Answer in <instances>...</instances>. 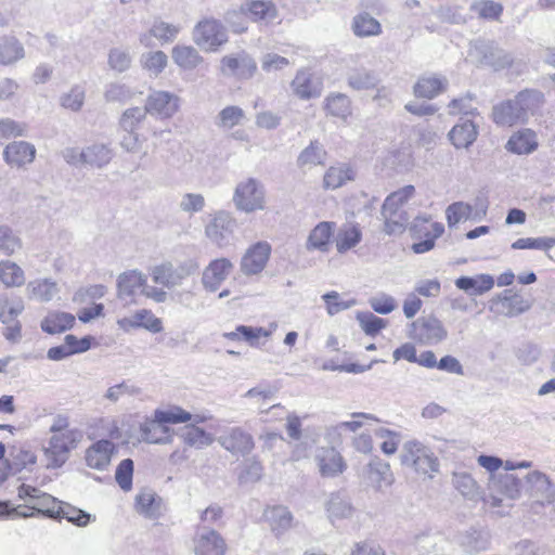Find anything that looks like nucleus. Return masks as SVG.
I'll list each match as a JSON object with an SVG mask.
<instances>
[{
    "instance_id": "obj_1",
    "label": "nucleus",
    "mask_w": 555,
    "mask_h": 555,
    "mask_svg": "<svg viewBox=\"0 0 555 555\" xmlns=\"http://www.w3.org/2000/svg\"><path fill=\"white\" fill-rule=\"evenodd\" d=\"M194 421L195 423H204L206 416L193 415L180 406H171L167 410H156L153 420H146L141 424L142 440L149 443H169L171 435L166 424H179Z\"/></svg>"
},
{
    "instance_id": "obj_2",
    "label": "nucleus",
    "mask_w": 555,
    "mask_h": 555,
    "mask_svg": "<svg viewBox=\"0 0 555 555\" xmlns=\"http://www.w3.org/2000/svg\"><path fill=\"white\" fill-rule=\"evenodd\" d=\"M399 457L401 465L430 478L439 470V460L431 448L418 440L405 441Z\"/></svg>"
},
{
    "instance_id": "obj_3",
    "label": "nucleus",
    "mask_w": 555,
    "mask_h": 555,
    "mask_svg": "<svg viewBox=\"0 0 555 555\" xmlns=\"http://www.w3.org/2000/svg\"><path fill=\"white\" fill-rule=\"evenodd\" d=\"M468 57L476 64L494 70L504 69L514 62L512 53L491 40L477 39L470 42Z\"/></svg>"
},
{
    "instance_id": "obj_4",
    "label": "nucleus",
    "mask_w": 555,
    "mask_h": 555,
    "mask_svg": "<svg viewBox=\"0 0 555 555\" xmlns=\"http://www.w3.org/2000/svg\"><path fill=\"white\" fill-rule=\"evenodd\" d=\"M235 208L245 214H251L266 208V190L260 181L247 178L238 182L233 193Z\"/></svg>"
},
{
    "instance_id": "obj_5",
    "label": "nucleus",
    "mask_w": 555,
    "mask_h": 555,
    "mask_svg": "<svg viewBox=\"0 0 555 555\" xmlns=\"http://www.w3.org/2000/svg\"><path fill=\"white\" fill-rule=\"evenodd\" d=\"M521 493V481L512 473H499L490 475L488 481V494L483 499L491 507L502 506L503 498L517 500Z\"/></svg>"
},
{
    "instance_id": "obj_6",
    "label": "nucleus",
    "mask_w": 555,
    "mask_h": 555,
    "mask_svg": "<svg viewBox=\"0 0 555 555\" xmlns=\"http://www.w3.org/2000/svg\"><path fill=\"white\" fill-rule=\"evenodd\" d=\"M193 41L205 51H216L228 41L227 30L219 21L205 18L195 25Z\"/></svg>"
},
{
    "instance_id": "obj_7",
    "label": "nucleus",
    "mask_w": 555,
    "mask_h": 555,
    "mask_svg": "<svg viewBox=\"0 0 555 555\" xmlns=\"http://www.w3.org/2000/svg\"><path fill=\"white\" fill-rule=\"evenodd\" d=\"M409 335L423 345H437L447 338L448 331L440 320L428 315L413 321Z\"/></svg>"
},
{
    "instance_id": "obj_8",
    "label": "nucleus",
    "mask_w": 555,
    "mask_h": 555,
    "mask_svg": "<svg viewBox=\"0 0 555 555\" xmlns=\"http://www.w3.org/2000/svg\"><path fill=\"white\" fill-rule=\"evenodd\" d=\"M530 304L512 289H505L489 301V310L496 315L513 318L529 310Z\"/></svg>"
},
{
    "instance_id": "obj_9",
    "label": "nucleus",
    "mask_w": 555,
    "mask_h": 555,
    "mask_svg": "<svg viewBox=\"0 0 555 555\" xmlns=\"http://www.w3.org/2000/svg\"><path fill=\"white\" fill-rule=\"evenodd\" d=\"M218 443L235 456H246L255 448L253 436L242 427L225 429L218 438Z\"/></svg>"
},
{
    "instance_id": "obj_10",
    "label": "nucleus",
    "mask_w": 555,
    "mask_h": 555,
    "mask_svg": "<svg viewBox=\"0 0 555 555\" xmlns=\"http://www.w3.org/2000/svg\"><path fill=\"white\" fill-rule=\"evenodd\" d=\"M314 461L323 478H335L347 469L343 455L334 447L318 448Z\"/></svg>"
},
{
    "instance_id": "obj_11",
    "label": "nucleus",
    "mask_w": 555,
    "mask_h": 555,
    "mask_svg": "<svg viewBox=\"0 0 555 555\" xmlns=\"http://www.w3.org/2000/svg\"><path fill=\"white\" fill-rule=\"evenodd\" d=\"M144 107L149 114L167 119L177 113L179 98L168 91L154 90L147 95Z\"/></svg>"
},
{
    "instance_id": "obj_12",
    "label": "nucleus",
    "mask_w": 555,
    "mask_h": 555,
    "mask_svg": "<svg viewBox=\"0 0 555 555\" xmlns=\"http://www.w3.org/2000/svg\"><path fill=\"white\" fill-rule=\"evenodd\" d=\"M18 496L21 499H28L31 503L29 506L39 513H42L49 517H55V505L59 504L57 500L49 493L41 491L40 489L22 483L18 487Z\"/></svg>"
},
{
    "instance_id": "obj_13",
    "label": "nucleus",
    "mask_w": 555,
    "mask_h": 555,
    "mask_svg": "<svg viewBox=\"0 0 555 555\" xmlns=\"http://www.w3.org/2000/svg\"><path fill=\"white\" fill-rule=\"evenodd\" d=\"M291 87L294 94L301 100L318 98L321 95L323 89L321 79L315 77L309 68L299 69Z\"/></svg>"
},
{
    "instance_id": "obj_14",
    "label": "nucleus",
    "mask_w": 555,
    "mask_h": 555,
    "mask_svg": "<svg viewBox=\"0 0 555 555\" xmlns=\"http://www.w3.org/2000/svg\"><path fill=\"white\" fill-rule=\"evenodd\" d=\"M271 254V246L267 242H258L247 249L241 260V270L246 275L261 272Z\"/></svg>"
},
{
    "instance_id": "obj_15",
    "label": "nucleus",
    "mask_w": 555,
    "mask_h": 555,
    "mask_svg": "<svg viewBox=\"0 0 555 555\" xmlns=\"http://www.w3.org/2000/svg\"><path fill=\"white\" fill-rule=\"evenodd\" d=\"M256 69L255 61L245 52L225 55L221 59V72L225 76L250 78Z\"/></svg>"
},
{
    "instance_id": "obj_16",
    "label": "nucleus",
    "mask_w": 555,
    "mask_h": 555,
    "mask_svg": "<svg viewBox=\"0 0 555 555\" xmlns=\"http://www.w3.org/2000/svg\"><path fill=\"white\" fill-rule=\"evenodd\" d=\"M233 270L232 262L227 258L212 260L203 271L202 283L206 291L216 292Z\"/></svg>"
},
{
    "instance_id": "obj_17",
    "label": "nucleus",
    "mask_w": 555,
    "mask_h": 555,
    "mask_svg": "<svg viewBox=\"0 0 555 555\" xmlns=\"http://www.w3.org/2000/svg\"><path fill=\"white\" fill-rule=\"evenodd\" d=\"M235 227L234 219L225 211H219L206 225L205 234L219 246L229 242Z\"/></svg>"
},
{
    "instance_id": "obj_18",
    "label": "nucleus",
    "mask_w": 555,
    "mask_h": 555,
    "mask_svg": "<svg viewBox=\"0 0 555 555\" xmlns=\"http://www.w3.org/2000/svg\"><path fill=\"white\" fill-rule=\"evenodd\" d=\"M194 551L196 555H224L225 543L217 531L202 528L194 539Z\"/></svg>"
},
{
    "instance_id": "obj_19",
    "label": "nucleus",
    "mask_w": 555,
    "mask_h": 555,
    "mask_svg": "<svg viewBox=\"0 0 555 555\" xmlns=\"http://www.w3.org/2000/svg\"><path fill=\"white\" fill-rule=\"evenodd\" d=\"M114 452L115 444L107 439H102L86 450L85 460L90 468L104 470L108 467Z\"/></svg>"
},
{
    "instance_id": "obj_20",
    "label": "nucleus",
    "mask_w": 555,
    "mask_h": 555,
    "mask_svg": "<svg viewBox=\"0 0 555 555\" xmlns=\"http://www.w3.org/2000/svg\"><path fill=\"white\" fill-rule=\"evenodd\" d=\"M36 157V147L26 141H13L3 151V158L11 167L31 164Z\"/></svg>"
},
{
    "instance_id": "obj_21",
    "label": "nucleus",
    "mask_w": 555,
    "mask_h": 555,
    "mask_svg": "<svg viewBox=\"0 0 555 555\" xmlns=\"http://www.w3.org/2000/svg\"><path fill=\"white\" fill-rule=\"evenodd\" d=\"M526 480L530 486L531 495L541 504H551L555 499V491L550 478L540 470H532L527 474Z\"/></svg>"
},
{
    "instance_id": "obj_22",
    "label": "nucleus",
    "mask_w": 555,
    "mask_h": 555,
    "mask_svg": "<svg viewBox=\"0 0 555 555\" xmlns=\"http://www.w3.org/2000/svg\"><path fill=\"white\" fill-rule=\"evenodd\" d=\"M335 223L330 221L319 222L309 233L306 241L308 251L326 253L330 249L331 238L333 237Z\"/></svg>"
},
{
    "instance_id": "obj_23",
    "label": "nucleus",
    "mask_w": 555,
    "mask_h": 555,
    "mask_svg": "<svg viewBox=\"0 0 555 555\" xmlns=\"http://www.w3.org/2000/svg\"><path fill=\"white\" fill-rule=\"evenodd\" d=\"M492 120L501 127L525 124L515 98L494 105L492 108Z\"/></svg>"
},
{
    "instance_id": "obj_24",
    "label": "nucleus",
    "mask_w": 555,
    "mask_h": 555,
    "mask_svg": "<svg viewBox=\"0 0 555 555\" xmlns=\"http://www.w3.org/2000/svg\"><path fill=\"white\" fill-rule=\"evenodd\" d=\"M452 485L466 500L478 502L483 501L486 498V494H482L480 486L467 472H454L452 474Z\"/></svg>"
},
{
    "instance_id": "obj_25",
    "label": "nucleus",
    "mask_w": 555,
    "mask_h": 555,
    "mask_svg": "<svg viewBox=\"0 0 555 555\" xmlns=\"http://www.w3.org/2000/svg\"><path fill=\"white\" fill-rule=\"evenodd\" d=\"M537 147V134L531 129H522L515 132L505 145L508 152L517 155L531 154Z\"/></svg>"
},
{
    "instance_id": "obj_26",
    "label": "nucleus",
    "mask_w": 555,
    "mask_h": 555,
    "mask_svg": "<svg viewBox=\"0 0 555 555\" xmlns=\"http://www.w3.org/2000/svg\"><path fill=\"white\" fill-rule=\"evenodd\" d=\"M25 57L23 43L14 36L0 37V65L12 66Z\"/></svg>"
},
{
    "instance_id": "obj_27",
    "label": "nucleus",
    "mask_w": 555,
    "mask_h": 555,
    "mask_svg": "<svg viewBox=\"0 0 555 555\" xmlns=\"http://www.w3.org/2000/svg\"><path fill=\"white\" fill-rule=\"evenodd\" d=\"M515 99L525 122H527L529 117L533 116L544 103L543 93L533 89L520 91Z\"/></svg>"
},
{
    "instance_id": "obj_28",
    "label": "nucleus",
    "mask_w": 555,
    "mask_h": 555,
    "mask_svg": "<svg viewBox=\"0 0 555 555\" xmlns=\"http://www.w3.org/2000/svg\"><path fill=\"white\" fill-rule=\"evenodd\" d=\"M366 475L370 483L376 489H383L393 482L390 465L377 457L369 463Z\"/></svg>"
},
{
    "instance_id": "obj_29",
    "label": "nucleus",
    "mask_w": 555,
    "mask_h": 555,
    "mask_svg": "<svg viewBox=\"0 0 555 555\" xmlns=\"http://www.w3.org/2000/svg\"><path fill=\"white\" fill-rule=\"evenodd\" d=\"M459 544L467 553H479L486 551L490 545V535L485 530L469 529L457 535Z\"/></svg>"
},
{
    "instance_id": "obj_30",
    "label": "nucleus",
    "mask_w": 555,
    "mask_h": 555,
    "mask_svg": "<svg viewBox=\"0 0 555 555\" xmlns=\"http://www.w3.org/2000/svg\"><path fill=\"white\" fill-rule=\"evenodd\" d=\"M179 33L180 26L157 20L153 23L149 34L140 37V42L145 47H150L152 37H155L162 43H169L177 38Z\"/></svg>"
},
{
    "instance_id": "obj_31",
    "label": "nucleus",
    "mask_w": 555,
    "mask_h": 555,
    "mask_svg": "<svg viewBox=\"0 0 555 555\" xmlns=\"http://www.w3.org/2000/svg\"><path fill=\"white\" fill-rule=\"evenodd\" d=\"M356 178V172L353 168L346 164L340 163L334 166H331L324 175L323 185L325 189H338L343 186L348 181H352Z\"/></svg>"
},
{
    "instance_id": "obj_32",
    "label": "nucleus",
    "mask_w": 555,
    "mask_h": 555,
    "mask_svg": "<svg viewBox=\"0 0 555 555\" xmlns=\"http://www.w3.org/2000/svg\"><path fill=\"white\" fill-rule=\"evenodd\" d=\"M477 127L468 119L456 124L449 132V138L456 149H466L477 139Z\"/></svg>"
},
{
    "instance_id": "obj_33",
    "label": "nucleus",
    "mask_w": 555,
    "mask_h": 555,
    "mask_svg": "<svg viewBox=\"0 0 555 555\" xmlns=\"http://www.w3.org/2000/svg\"><path fill=\"white\" fill-rule=\"evenodd\" d=\"M75 315L64 311H51L41 321V328L48 334H60L73 327Z\"/></svg>"
},
{
    "instance_id": "obj_34",
    "label": "nucleus",
    "mask_w": 555,
    "mask_h": 555,
    "mask_svg": "<svg viewBox=\"0 0 555 555\" xmlns=\"http://www.w3.org/2000/svg\"><path fill=\"white\" fill-rule=\"evenodd\" d=\"M160 498L152 489H142L135 496V509L147 518L160 515Z\"/></svg>"
},
{
    "instance_id": "obj_35",
    "label": "nucleus",
    "mask_w": 555,
    "mask_h": 555,
    "mask_svg": "<svg viewBox=\"0 0 555 555\" xmlns=\"http://www.w3.org/2000/svg\"><path fill=\"white\" fill-rule=\"evenodd\" d=\"M173 62L182 69L192 70L203 63V57L192 46L177 44L171 51Z\"/></svg>"
},
{
    "instance_id": "obj_36",
    "label": "nucleus",
    "mask_w": 555,
    "mask_h": 555,
    "mask_svg": "<svg viewBox=\"0 0 555 555\" xmlns=\"http://www.w3.org/2000/svg\"><path fill=\"white\" fill-rule=\"evenodd\" d=\"M326 151L319 141H311L297 157V166L301 169H310L314 166L324 165Z\"/></svg>"
},
{
    "instance_id": "obj_37",
    "label": "nucleus",
    "mask_w": 555,
    "mask_h": 555,
    "mask_svg": "<svg viewBox=\"0 0 555 555\" xmlns=\"http://www.w3.org/2000/svg\"><path fill=\"white\" fill-rule=\"evenodd\" d=\"M242 11L248 13L255 22L271 21L276 16V8L270 0H246Z\"/></svg>"
},
{
    "instance_id": "obj_38",
    "label": "nucleus",
    "mask_w": 555,
    "mask_h": 555,
    "mask_svg": "<svg viewBox=\"0 0 555 555\" xmlns=\"http://www.w3.org/2000/svg\"><path fill=\"white\" fill-rule=\"evenodd\" d=\"M362 240V232L358 224H344L336 235V249L344 254L356 247Z\"/></svg>"
},
{
    "instance_id": "obj_39",
    "label": "nucleus",
    "mask_w": 555,
    "mask_h": 555,
    "mask_svg": "<svg viewBox=\"0 0 555 555\" xmlns=\"http://www.w3.org/2000/svg\"><path fill=\"white\" fill-rule=\"evenodd\" d=\"M328 517L334 519H344L351 517L353 507L347 496L340 492L332 493L325 504Z\"/></svg>"
},
{
    "instance_id": "obj_40",
    "label": "nucleus",
    "mask_w": 555,
    "mask_h": 555,
    "mask_svg": "<svg viewBox=\"0 0 555 555\" xmlns=\"http://www.w3.org/2000/svg\"><path fill=\"white\" fill-rule=\"evenodd\" d=\"M26 292L30 299L50 301L57 294L59 288L50 279H38L27 284Z\"/></svg>"
},
{
    "instance_id": "obj_41",
    "label": "nucleus",
    "mask_w": 555,
    "mask_h": 555,
    "mask_svg": "<svg viewBox=\"0 0 555 555\" xmlns=\"http://www.w3.org/2000/svg\"><path fill=\"white\" fill-rule=\"evenodd\" d=\"M146 276L138 270L125 272L118 276L117 286L120 297L131 296L137 289H143Z\"/></svg>"
},
{
    "instance_id": "obj_42",
    "label": "nucleus",
    "mask_w": 555,
    "mask_h": 555,
    "mask_svg": "<svg viewBox=\"0 0 555 555\" xmlns=\"http://www.w3.org/2000/svg\"><path fill=\"white\" fill-rule=\"evenodd\" d=\"M112 157V150L104 144H93L79 153V158L85 164L99 168L107 165Z\"/></svg>"
},
{
    "instance_id": "obj_43",
    "label": "nucleus",
    "mask_w": 555,
    "mask_h": 555,
    "mask_svg": "<svg viewBox=\"0 0 555 555\" xmlns=\"http://www.w3.org/2000/svg\"><path fill=\"white\" fill-rule=\"evenodd\" d=\"M24 301L20 297H10L5 293H0V322L10 324L24 310Z\"/></svg>"
},
{
    "instance_id": "obj_44",
    "label": "nucleus",
    "mask_w": 555,
    "mask_h": 555,
    "mask_svg": "<svg viewBox=\"0 0 555 555\" xmlns=\"http://www.w3.org/2000/svg\"><path fill=\"white\" fill-rule=\"evenodd\" d=\"M0 282L7 287H20L25 283L23 269L10 260L0 261Z\"/></svg>"
},
{
    "instance_id": "obj_45",
    "label": "nucleus",
    "mask_w": 555,
    "mask_h": 555,
    "mask_svg": "<svg viewBox=\"0 0 555 555\" xmlns=\"http://www.w3.org/2000/svg\"><path fill=\"white\" fill-rule=\"evenodd\" d=\"M47 468H60L69 459L68 448L57 443L56 439L49 440V446L43 449Z\"/></svg>"
},
{
    "instance_id": "obj_46",
    "label": "nucleus",
    "mask_w": 555,
    "mask_h": 555,
    "mask_svg": "<svg viewBox=\"0 0 555 555\" xmlns=\"http://www.w3.org/2000/svg\"><path fill=\"white\" fill-rule=\"evenodd\" d=\"M264 516L273 531L281 533L292 526L293 515L284 506H274L266 511Z\"/></svg>"
},
{
    "instance_id": "obj_47",
    "label": "nucleus",
    "mask_w": 555,
    "mask_h": 555,
    "mask_svg": "<svg viewBox=\"0 0 555 555\" xmlns=\"http://www.w3.org/2000/svg\"><path fill=\"white\" fill-rule=\"evenodd\" d=\"M150 273L156 284H160L167 288L179 286L175 266L169 261L154 266Z\"/></svg>"
},
{
    "instance_id": "obj_48",
    "label": "nucleus",
    "mask_w": 555,
    "mask_h": 555,
    "mask_svg": "<svg viewBox=\"0 0 555 555\" xmlns=\"http://www.w3.org/2000/svg\"><path fill=\"white\" fill-rule=\"evenodd\" d=\"M380 214L384 219V232L386 234H400L404 231L409 222V217L405 211H396L393 209L385 211L384 208H382Z\"/></svg>"
},
{
    "instance_id": "obj_49",
    "label": "nucleus",
    "mask_w": 555,
    "mask_h": 555,
    "mask_svg": "<svg viewBox=\"0 0 555 555\" xmlns=\"http://www.w3.org/2000/svg\"><path fill=\"white\" fill-rule=\"evenodd\" d=\"M446 80L436 76L423 77L414 86V94L418 98L433 99L446 86Z\"/></svg>"
},
{
    "instance_id": "obj_50",
    "label": "nucleus",
    "mask_w": 555,
    "mask_h": 555,
    "mask_svg": "<svg viewBox=\"0 0 555 555\" xmlns=\"http://www.w3.org/2000/svg\"><path fill=\"white\" fill-rule=\"evenodd\" d=\"M192 422L194 424L188 425L183 428L181 436L184 443L196 449H202L204 447L210 446L214 441L212 437L204 429L195 426L196 423L194 421Z\"/></svg>"
},
{
    "instance_id": "obj_51",
    "label": "nucleus",
    "mask_w": 555,
    "mask_h": 555,
    "mask_svg": "<svg viewBox=\"0 0 555 555\" xmlns=\"http://www.w3.org/2000/svg\"><path fill=\"white\" fill-rule=\"evenodd\" d=\"M348 86L354 90L373 89L378 85L377 76L365 68H360L351 72L348 75Z\"/></svg>"
},
{
    "instance_id": "obj_52",
    "label": "nucleus",
    "mask_w": 555,
    "mask_h": 555,
    "mask_svg": "<svg viewBox=\"0 0 555 555\" xmlns=\"http://www.w3.org/2000/svg\"><path fill=\"white\" fill-rule=\"evenodd\" d=\"M325 107L328 114L341 119H346L351 114L350 99L344 93L328 95Z\"/></svg>"
},
{
    "instance_id": "obj_53",
    "label": "nucleus",
    "mask_w": 555,
    "mask_h": 555,
    "mask_svg": "<svg viewBox=\"0 0 555 555\" xmlns=\"http://www.w3.org/2000/svg\"><path fill=\"white\" fill-rule=\"evenodd\" d=\"M55 517L66 518L69 522L79 527L87 526L91 520L89 513L64 502L59 503Z\"/></svg>"
},
{
    "instance_id": "obj_54",
    "label": "nucleus",
    "mask_w": 555,
    "mask_h": 555,
    "mask_svg": "<svg viewBox=\"0 0 555 555\" xmlns=\"http://www.w3.org/2000/svg\"><path fill=\"white\" fill-rule=\"evenodd\" d=\"M140 63L150 76L157 77L167 66L168 57L163 51H152L143 53Z\"/></svg>"
},
{
    "instance_id": "obj_55",
    "label": "nucleus",
    "mask_w": 555,
    "mask_h": 555,
    "mask_svg": "<svg viewBox=\"0 0 555 555\" xmlns=\"http://www.w3.org/2000/svg\"><path fill=\"white\" fill-rule=\"evenodd\" d=\"M86 89L80 85L73 86L68 92L64 93L60 98V104L62 107L72 112H79L85 103Z\"/></svg>"
},
{
    "instance_id": "obj_56",
    "label": "nucleus",
    "mask_w": 555,
    "mask_h": 555,
    "mask_svg": "<svg viewBox=\"0 0 555 555\" xmlns=\"http://www.w3.org/2000/svg\"><path fill=\"white\" fill-rule=\"evenodd\" d=\"M141 393L140 387L130 383L129 380H122L119 384L111 386L104 393V399L111 403L118 402L122 397H134Z\"/></svg>"
},
{
    "instance_id": "obj_57",
    "label": "nucleus",
    "mask_w": 555,
    "mask_h": 555,
    "mask_svg": "<svg viewBox=\"0 0 555 555\" xmlns=\"http://www.w3.org/2000/svg\"><path fill=\"white\" fill-rule=\"evenodd\" d=\"M353 31L359 37L374 36L380 33V24L369 14H360L353 20Z\"/></svg>"
},
{
    "instance_id": "obj_58",
    "label": "nucleus",
    "mask_w": 555,
    "mask_h": 555,
    "mask_svg": "<svg viewBox=\"0 0 555 555\" xmlns=\"http://www.w3.org/2000/svg\"><path fill=\"white\" fill-rule=\"evenodd\" d=\"M448 225H456L461 221L473 218V207L464 202H456L448 206L446 210Z\"/></svg>"
},
{
    "instance_id": "obj_59",
    "label": "nucleus",
    "mask_w": 555,
    "mask_h": 555,
    "mask_svg": "<svg viewBox=\"0 0 555 555\" xmlns=\"http://www.w3.org/2000/svg\"><path fill=\"white\" fill-rule=\"evenodd\" d=\"M205 204V197L201 193H184L180 197L178 208L184 214L194 215L203 211Z\"/></svg>"
},
{
    "instance_id": "obj_60",
    "label": "nucleus",
    "mask_w": 555,
    "mask_h": 555,
    "mask_svg": "<svg viewBox=\"0 0 555 555\" xmlns=\"http://www.w3.org/2000/svg\"><path fill=\"white\" fill-rule=\"evenodd\" d=\"M414 192L415 189L413 185H406L388 195L382 208H384L385 211H389V209L402 211L401 206L413 196Z\"/></svg>"
},
{
    "instance_id": "obj_61",
    "label": "nucleus",
    "mask_w": 555,
    "mask_h": 555,
    "mask_svg": "<svg viewBox=\"0 0 555 555\" xmlns=\"http://www.w3.org/2000/svg\"><path fill=\"white\" fill-rule=\"evenodd\" d=\"M357 320L364 333L370 336L378 334V332L387 325V321L376 317L372 312H359Z\"/></svg>"
},
{
    "instance_id": "obj_62",
    "label": "nucleus",
    "mask_w": 555,
    "mask_h": 555,
    "mask_svg": "<svg viewBox=\"0 0 555 555\" xmlns=\"http://www.w3.org/2000/svg\"><path fill=\"white\" fill-rule=\"evenodd\" d=\"M145 107H130L126 109L119 120V125L124 131L135 130L146 117Z\"/></svg>"
},
{
    "instance_id": "obj_63",
    "label": "nucleus",
    "mask_w": 555,
    "mask_h": 555,
    "mask_svg": "<svg viewBox=\"0 0 555 555\" xmlns=\"http://www.w3.org/2000/svg\"><path fill=\"white\" fill-rule=\"evenodd\" d=\"M133 315L137 327H143L152 333H159L163 331L160 319L156 318L152 311L141 309L135 311Z\"/></svg>"
},
{
    "instance_id": "obj_64",
    "label": "nucleus",
    "mask_w": 555,
    "mask_h": 555,
    "mask_svg": "<svg viewBox=\"0 0 555 555\" xmlns=\"http://www.w3.org/2000/svg\"><path fill=\"white\" fill-rule=\"evenodd\" d=\"M245 117L244 111L238 106H227L218 115L217 125L219 127L231 129L238 125Z\"/></svg>"
}]
</instances>
